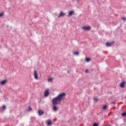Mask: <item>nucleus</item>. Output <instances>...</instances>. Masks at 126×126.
<instances>
[{"mask_svg": "<svg viewBox=\"0 0 126 126\" xmlns=\"http://www.w3.org/2000/svg\"><path fill=\"white\" fill-rule=\"evenodd\" d=\"M28 111H32V108H31V107L29 106V109Z\"/></svg>", "mask_w": 126, "mask_h": 126, "instance_id": "18", "label": "nucleus"}, {"mask_svg": "<svg viewBox=\"0 0 126 126\" xmlns=\"http://www.w3.org/2000/svg\"><path fill=\"white\" fill-rule=\"evenodd\" d=\"M86 62H90V58H86Z\"/></svg>", "mask_w": 126, "mask_h": 126, "instance_id": "19", "label": "nucleus"}, {"mask_svg": "<svg viewBox=\"0 0 126 126\" xmlns=\"http://www.w3.org/2000/svg\"><path fill=\"white\" fill-rule=\"evenodd\" d=\"M94 102H97V101H98V98L97 97H94Z\"/></svg>", "mask_w": 126, "mask_h": 126, "instance_id": "15", "label": "nucleus"}, {"mask_svg": "<svg viewBox=\"0 0 126 126\" xmlns=\"http://www.w3.org/2000/svg\"><path fill=\"white\" fill-rule=\"evenodd\" d=\"M2 16H3V13H0V17H2Z\"/></svg>", "mask_w": 126, "mask_h": 126, "instance_id": "22", "label": "nucleus"}, {"mask_svg": "<svg viewBox=\"0 0 126 126\" xmlns=\"http://www.w3.org/2000/svg\"><path fill=\"white\" fill-rule=\"evenodd\" d=\"M98 125L97 123H94L93 126H98Z\"/></svg>", "mask_w": 126, "mask_h": 126, "instance_id": "21", "label": "nucleus"}, {"mask_svg": "<svg viewBox=\"0 0 126 126\" xmlns=\"http://www.w3.org/2000/svg\"><path fill=\"white\" fill-rule=\"evenodd\" d=\"M53 80V78H49V79H48V81L49 82H51V81H52Z\"/></svg>", "mask_w": 126, "mask_h": 126, "instance_id": "16", "label": "nucleus"}, {"mask_svg": "<svg viewBox=\"0 0 126 126\" xmlns=\"http://www.w3.org/2000/svg\"><path fill=\"white\" fill-rule=\"evenodd\" d=\"M82 29H83V30H84L85 31H89V30L91 29V27L84 26L82 27Z\"/></svg>", "mask_w": 126, "mask_h": 126, "instance_id": "3", "label": "nucleus"}, {"mask_svg": "<svg viewBox=\"0 0 126 126\" xmlns=\"http://www.w3.org/2000/svg\"><path fill=\"white\" fill-rule=\"evenodd\" d=\"M125 84H126V82H125V81H123V82L120 84L121 87H122V88L125 87Z\"/></svg>", "mask_w": 126, "mask_h": 126, "instance_id": "11", "label": "nucleus"}, {"mask_svg": "<svg viewBox=\"0 0 126 126\" xmlns=\"http://www.w3.org/2000/svg\"><path fill=\"white\" fill-rule=\"evenodd\" d=\"M65 15H66V13H63V12H61L60 14L58 16V18H60V17H63V16H65Z\"/></svg>", "mask_w": 126, "mask_h": 126, "instance_id": "5", "label": "nucleus"}, {"mask_svg": "<svg viewBox=\"0 0 126 126\" xmlns=\"http://www.w3.org/2000/svg\"><path fill=\"white\" fill-rule=\"evenodd\" d=\"M38 113L39 116H43V115H44V111L41 110H39Z\"/></svg>", "mask_w": 126, "mask_h": 126, "instance_id": "8", "label": "nucleus"}, {"mask_svg": "<svg viewBox=\"0 0 126 126\" xmlns=\"http://www.w3.org/2000/svg\"><path fill=\"white\" fill-rule=\"evenodd\" d=\"M33 75L35 79H38V73H37V71L34 70Z\"/></svg>", "mask_w": 126, "mask_h": 126, "instance_id": "4", "label": "nucleus"}, {"mask_svg": "<svg viewBox=\"0 0 126 126\" xmlns=\"http://www.w3.org/2000/svg\"><path fill=\"white\" fill-rule=\"evenodd\" d=\"M44 97L47 98V97H49V95H50V90L46 89L44 92Z\"/></svg>", "mask_w": 126, "mask_h": 126, "instance_id": "2", "label": "nucleus"}, {"mask_svg": "<svg viewBox=\"0 0 126 126\" xmlns=\"http://www.w3.org/2000/svg\"><path fill=\"white\" fill-rule=\"evenodd\" d=\"M122 19H123V20H124L125 21L126 20V18L125 17H122Z\"/></svg>", "mask_w": 126, "mask_h": 126, "instance_id": "23", "label": "nucleus"}, {"mask_svg": "<svg viewBox=\"0 0 126 126\" xmlns=\"http://www.w3.org/2000/svg\"><path fill=\"white\" fill-rule=\"evenodd\" d=\"M111 104H112L113 105H115V104H116V101H113L111 102Z\"/></svg>", "mask_w": 126, "mask_h": 126, "instance_id": "25", "label": "nucleus"}, {"mask_svg": "<svg viewBox=\"0 0 126 126\" xmlns=\"http://www.w3.org/2000/svg\"><path fill=\"white\" fill-rule=\"evenodd\" d=\"M47 124L48 126H52V121L51 120H48Z\"/></svg>", "mask_w": 126, "mask_h": 126, "instance_id": "12", "label": "nucleus"}, {"mask_svg": "<svg viewBox=\"0 0 126 126\" xmlns=\"http://www.w3.org/2000/svg\"><path fill=\"white\" fill-rule=\"evenodd\" d=\"M0 83L1 85H5V84H6V83H7V80H3L2 81H1L0 82Z\"/></svg>", "mask_w": 126, "mask_h": 126, "instance_id": "6", "label": "nucleus"}, {"mask_svg": "<svg viewBox=\"0 0 126 126\" xmlns=\"http://www.w3.org/2000/svg\"><path fill=\"white\" fill-rule=\"evenodd\" d=\"M126 112H124V113L122 114V117H126Z\"/></svg>", "mask_w": 126, "mask_h": 126, "instance_id": "14", "label": "nucleus"}, {"mask_svg": "<svg viewBox=\"0 0 126 126\" xmlns=\"http://www.w3.org/2000/svg\"><path fill=\"white\" fill-rule=\"evenodd\" d=\"M107 109V105H104L103 107V110H106Z\"/></svg>", "mask_w": 126, "mask_h": 126, "instance_id": "17", "label": "nucleus"}, {"mask_svg": "<svg viewBox=\"0 0 126 126\" xmlns=\"http://www.w3.org/2000/svg\"><path fill=\"white\" fill-rule=\"evenodd\" d=\"M89 71V70H88V69H86V70H85V72L86 73H87V72H88Z\"/></svg>", "mask_w": 126, "mask_h": 126, "instance_id": "24", "label": "nucleus"}, {"mask_svg": "<svg viewBox=\"0 0 126 126\" xmlns=\"http://www.w3.org/2000/svg\"><path fill=\"white\" fill-rule=\"evenodd\" d=\"M66 95V94L65 93H62V94H60L59 95H57L52 100L53 105H59V104H61L62 100H63V98L65 97Z\"/></svg>", "mask_w": 126, "mask_h": 126, "instance_id": "1", "label": "nucleus"}, {"mask_svg": "<svg viewBox=\"0 0 126 126\" xmlns=\"http://www.w3.org/2000/svg\"><path fill=\"white\" fill-rule=\"evenodd\" d=\"M56 105L57 104H53V110L54 112H57V111H58V107H57V105Z\"/></svg>", "mask_w": 126, "mask_h": 126, "instance_id": "7", "label": "nucleus"}, {"mask_svg": "<svg viewBox=\"0 0 126 126\" xmlns=\"http://www.w3.org/2000/svg\"><path fill=\"white\" fill-rule=\"evenodd\" d=\"M73 14H74V11H70L69 12L68 16H72V15H73Z\"/></svg>", "mask_w": 126, "mask_h": 126, "instance_id": "10", "label": "nucleus"}, {"mask_svg": "<svg viewBox=\"0 0 126 126\" xmlns=\"http://www.w3.org/2000/svg\"><path fill=\"white\" fill-rule=\"evenodd\" d=\"M74 56H79V52L78 51H76L73 53Z\"/></svg>", "mask_w": 126, "mask_h": 126, "instance_id": "13", "label": "nucleus"}, {"mask_svg": "<svg viewBox=\"0 0 126 126\" xmlns=\"http://www.w3.org/2000/svg\"><path fill=\"white\" fill-rule=\"evenodd\" d=\"M67 72L68 73H69V74L70 73V71H67Z\"/></svg>", "mask_w": 126, "mask_h": 126, "instance_id": "26", "label": "nucleus"}, {"mask_svg": "<svg viewBox=\"0 0 126 126\" xmlns=\"http://www.w3.org/2000/svg\"><path fill=\"white\" fill-rule=\"evenodd\" d=\"M106 126H111V125H106Z\"/></svg>", "mask_w": 126, "mask_h": 126, "instance_id": "27", "label": "nucleus"}, {"mask_svg": "<svg viewBox=\"0 0 126 126\" xmlns=\"http://www.w3.org/2000/svg\"><path fill=\"white\" fill-rule=\"evenodd\" d=\"M2 108L3 111H4V110H5V105L3 106Z\"/></svg>", "mask_w": 126, "mask_h": 126, "instance_id": "20", "label": "nucleus"}, {"mask_svg": "<svg viewBox=\"0 0 126 126\" xmlns=\"http://www.w3.org/2000/svg\"><path fill=\"white\" fill-rule=\"evenodd\" d=\"M113 44H114L113 42H107L106 44V47H111V46H112V45H113Z\"/></svg>", "mask_w": 126, "mask_h": 126, "instance_id": "9", "label": "nucleus"}]
</instances>
